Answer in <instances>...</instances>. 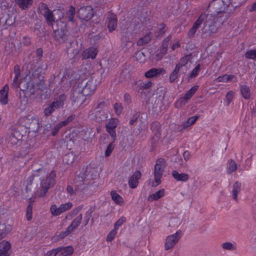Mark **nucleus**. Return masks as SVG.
<instances>
[{"label": "nucleus", "instance_id": "f257e3e1", "mask_svg": "<svg viewBox=\"0 0 256 256\" xmlns=\"http://www.w3.org/2000/svg\"><path fill=\"white\" fill-rule=\"evenodd\" d=\"M20 76H14L12 86L14 88H18L22 91L25 92L26 94H34L38 90H42L45 86L44 77L36 72L32 73L29 72L18 83Z\"/></svg>", "mask_w": 256, "mask_h": 256}, {"label": "nucleus", "instance_id": "f03ea898", "mask_svg": "<svg viewBox=\"0 0 256 256\" xmlns=\"http://www.w3.org/2000/svg\"><path fill=\"white\" fill-rule=\"evenodd\" d=\"M40 13L46 18L48 25L52 26L55 20H61L64 16V10L58 9L54 10V14L50 10L47 5L44 3H40L39 5Z\"/></svg>", "mask_w": 256, "mask_h": 256}, {"label": "nucleus", "instance_id": "7ed1b4c3", "mask_svg": "<svg viewBox=\"0 0 256 256\" xmlns=\"http://www.w3.org/2000/svg\"><path fill=\"white\" fill-rule=\"evenodd\" d=\"M230 1V0H213L210 3L208 7L214 10L217 16L221 17L222 14H226L227 16L232 11V9H229L230 5L232 6Z\"/></svg>", "mask_w": 256, "mask_h": 256}, {"label": "nucleus", "instance_id": "20e7f679", "mask_svg": "<svg viewBox=\"0 0 256 256\" xmlns=\"http://www.w3.org/2000/svg\"><path fill=\"white\" fill-rule=\"evenodd\" d=\"M203 22L204 27L207 26L209 27L208 34L214 33L216 31V28L214 25V18L212 14L206 15L204 13L202 14L193 25L198 28Z\"/></svg>", "mask_w": 256, "mask_h": 256}, {"label": "nucleus", "instance_id": "39448f33", "mask_svg": "<svg viewBox=\"0 0 256 256\" xmlns=\"http://www.w3.org/2000/svg\"><path fill=\"white\" fill-rule=\"evenodd\" d=\"M166 162L163 158H159L156 161L154 166V180L156 185L161 183V178L162 176L163 172L166 168Z\"/></svg>", "mask_w": 256, "mask_h": 256}, {"label": "nucleus", "instance_id": "423d86ee", "mask_svg": "<svg viewBox=\"0 0 256 256\" xmlns=\"http://www.w3.org/2000/svg\"><path fill=\"white\" fill-rule=\"evenodd\" d=\"M182 236V232L180 230H177L175 233L168 236L166 238L164 244V249L168 250L172 248L178 242Z\"/></svg>", "mask_w": 256, "mask_h": 256}, {"label": "nucleus", "instance_id": "0eeeda50", "mask_svg": "<svg viewBox=\"0 0 256 256\" xmlns=\"http://www.w3.org/2000/svg\"><path fill=\"white\" fill-rule=\"evenodd\" d=\"M72 204L71 202L62 204L59 206H57L56 204H52L50 207V212L52 216H58L70 210L72 207Z\"/></svg>", "mask_w": 256, "mask_h": 256}, {"label": "nucleus", "instance_id": "6e6552de", "mask_svg": "<svg viewBox=\"0 0 256 256\" xmlns=\"http://www.w3.org/2000/svg\"><path fill=\"white\" fill-rule=\"evenodd\" d=\"M82 218V214H80L76 217L71 222V224L66 228V230L64 232H62L60 233L58 236L60 238H64L69 234L72 233L74 229H76L81 223Z\"/></svg>", "mask_w": 256, "mask_h": 256}, {"label": "nucleus", "instance_id": "1a4fd4ad", "mask_svg": "<svg viewBox=\"0 0 256 256\" xmlns=\"http://www.w3.org/2000/svg\"><path fill=\"white\" fill-rule=\"evenodd\" d=\"M118 123L119 120L118 118H110L106 125V130L110 136L112 140H113V142H114L116 140V128L117 127Z\"/></svg>", "mask_w": 256, "mask_h": 256}, {"label": "nucleus", "instance_id": "9d476101", "mask_svg": "<svg viewBox=\"0 0 256 256\" xmlns=\"http://www.w3.org/2000/svg\"><path fill=\"white\" fill-rule=\"evenodd\" d=\"M94 15V10L90 6L81 7L78 10V16L80 19L88 21Z\"/></svg>", "mask_w": 256, "mask_h": 256}, {"label": "nucleus", "instance_id": "9b49d317", "mask_svg": "<svg viewBox=\"0 0 256 256\" xmlns=\"http://www.w3.org/2000/svg\"><path fill=\"white\" fill-rule=\"evenodd\" d=\"M96 84L92 79L89 80L82 88L81 93L85 96H90L95 92Z\"/></svg>", "mask_w": 256, "mask_h": 256}, {"label": "nucleus", "instance_id": "f8f14e48", "mask_svg": "<svg viewBox=\"0 0 256 256\" xmlns=\"http://www.w3.org/2000/svg\"><path fill=\"white\" fill-rule=\"evenodd\" d=\"M166 72V70L162 68H152L144 73V76L147 78H158Z\"/></svg>", "mask_w": 256, "mask_h": 256}, {"label": "nucleus", "instance_id": "ddd939ff", "mask_svg": "<svg viewBox=\"0 0 256 256\" xmlns=\"http://www.w3.org/2000/svg\"><path fill=\"white\" fill-rule=\"evenodd\" d=\"M104 104L103 102H100L95 108L94 110L96 113L94 116L96 120L98 122L104 121L108 117L107 112L101 108V106H102Z\"/></svg>", "mask_w": 256, "mask_h": 256}, {"label": "nucleus", "instance_id": "4468645a", "mask_svg": "<svg viewBox=\"0 0 256 256\" xmlns=\"http://www.w3.org/2000/svg\"><path fill=\"white\" fill-rule=\"evenodd\" d=\"M98 50L96 48L90 46L83 51L82 56L83 59L87 60L89 58L94 59L96 58Z\"/></svg>", "mask_w": 256, "mask_h": 256}, {"label": "nucleus", "instance_id": "2eb2a0df", "mask_svg": "<svg viewBox=\"0 0 256 256\" xmlns=\"http://www.w3.org/2000/svg\"><path fill=\"white\" fill-rule=\"evenodd\" d=\"M141 173L140 171L137 170L130 177L128 180L129 186L132 188H135L137 187L138 184V180L141 177Z\"/></svg>", "mask_w": 256, "mask_h": 256}, {"label": "nucleus", "instance_id": "dca6fc26", "mask_svg": "<svg viewBox=\"0 0 256 256\" xmlns=\"http://www.w3.org/2000/svg\"><path fill=\"white\" fill-rule=\"evenodd\" d=\"M9 86L8 84H5L0 90V102L2 104H6L8 103V94Z\"/></svg>", "mask_w": 256, "mask_h": 256}, {"label": "nucleus", "instance_id": "f3484780", "mask_svg": "<svg viewBox=\"0 0 256 256\" xmlns=\"http://www.w3.org/2000/svg\"><path fill=\"white\" fill-rule=\"evenodd\" d=\"M11 248L10 242L6 240L0 242V256H10L8 252Z\"/></svg>", "mask_w": 256, "mask_h": 256}, {"label": "nucleus", "instance_id": "a211bd4d", "mask_svg": "<svg viewBox=\"0 0 256 256\" xmlns=\"http://www.w3.org/2000/svg\"><path fill=\"white\" fill-rule=\"evenodd\" d=\"M56 172L54 170L51 171L42 184L49 188L54 186L56 184Z\"/></svg>", "mask_w": 256, "mask_h": 256}, {"label": "nucleus", "instance_id": "6ab92c4d", "mask_svg": "<svg viewBox=\"0 0 256 256\" xmlns=\"http://www.w3.org/2000/svg\"><path fill=\"white\" fill-rule=\"evenodd\" d=\"M108 28L110 32L115 30L117 26V18L115 14L110 13L108 16Z\"/></svg>", "mask_w": 256, "mask_h": 256}, {"label": "nucleus", "instance_id": "aec40b11", "mask_svg": "<svg viewBox=\"0 0 256 256\" xmlns=\"http://www.w3.org/2000/svg\"><path fill=\"white\" fill-rule=\"evenodd\" d=\"M40 128L38 118L36 116L32 118V120L30 124H27L26 128L32 132H38Z\"/></svg>", "mask_w": 256, "mask_h": 256}, {"label": "nucleus", "instance_id": "412c9836", "mask_svg": "<svg viewBox=\"0 0 256 256\" xmlns=\"http://www.w3.org/2000/svg\"><path fill=\"white\" fill-rule=\"evenodd\" d=\"M16 4L22 10L30 8L33 4V0H14Z\"/></svg>", "mask_w": 256, "mask_h": 256}, {"label": "nucleus", "instance_id": "4be33fe9", "mask_svg": "<svg viewBox=\"0 0 256 256\" xmlns=\"http://www.w3.org/2000/svg\"><path fill=\"white\" fill-rule=\"evenodd\" d=\"M165 195V190L164 188L160 189L158 191L152 194L148 197V200L152 202L157 200Z\"/></svg>", "mask_w": 256, "mask_h": 256}, {"label": "nucleus", "instance_id": "5701e85b", "mask_svg": "<svg viewBox=\"0 0 256 256\" xmlns=\"http://www.w3.org/2000/svg\"><path fill=\"white\" fill-rule=\"evenodd\" d=\"M216 80L217 82H226L230 80H233L234 82L237 81V78L236 76L233 74H224L222 76H218Z\"/></svg>", "mask_w": 256, "mask_h": 256}, {"label": "nucleus", "instance_id": "b1692460", "mask_svg": "<svg viewBox=\"0 0 256 256\" xmlns=\"http://www.w3.org/2000/svg\"><path fill=\"white\" fill-rule=\"evenodd\" d=\"M110 196L112 200L114 203L119 206H123L124 204V200L123 198L118 194L116 191L112 190L110 192Z\"/></svg>", "mask_w": 256, "mask_h": 256}, {"label": "nucleus", "instance_id": "393cba45", "mask_svg": "<svg viewBox=\"0 0 256 256\" xmlns=\"http://www.w3.org/2000/svg\"><path fill=\"white\" fill-rule=\"evenodd\" d=\"M172 174L177 181L186 182L189 178V176L188 174L184 173L179 174L176 170H173Z\"/></svg>", "mask_w": 256, "mask_h": 256}, {"label": "nucleus", "instance_id": "a878e982", "mask_svg": "<svg viewBox=\"0 0 256 256\" xmlns=\"http://www.w3.org/2000/svg\"><path fill=\"white\" fill-rule=\"evenodd\" d=\"M241 190V184L238 182L234 183L232 186V196L233 198L236 202H238V195Z\"/></svg>", "mask_w": 256, "mask_h": 256}, {"label": "nucleus", "instance_id": "bb28decb", "mask_svg": "<svg viewBox=\"0 0 256 256\" xmlns=\"http://www.w3.org/2000/svg\"><path fill=\"white\" fill-rule=\"evenodd\" d=\"M238 168L236 163L232 159H229L226 162V172L230 174L234 172Z\"/></svg>", "mask_w": 256, "mask_h": 256}, {"label": "nucleus", "instance_id": "cd10ccee", "mask_svg": "<svg viewBox=\"0 0 256 256\" xmlns=\"http://www.w3.org/2000/svg\"><path fill=\"white\" fill-rule=\"evenodd\" d=\"M66 98V96L64 94H62L56 98L52 104L54 106L55 108L57 109L64 105V102Z\"/></svg>", "mask_w": 256, "mask_h": 256}, {"label": "nucleus", "instance_id": "c85d7f7f", "mask_svg": "<svg viewBox=\"0 0 256 256\" xmlns=\"http://www.w3.org/2000/svg\"><path fill=\"white\" fill-rule=\"evenodd\" d=\"M221 246L224 250L234 251L237 249V245L235 242H223Z\"/></svg>", "mask_w": 256, "mask_h": 256}, {"label": "nucleus", "instance_id": "c756f323", "mask_svg": "<svg viewBox=\"0 0 256 256\" xmlns=\"http://www.w3.org/2000/svg\"><path fill=\"white\" fill-rule=\"evenodd\" d=\"M136 84H137L138 87V90H148L152 86V82L151 81H148L146 82H143L142 80H138Z\"/></svg>", "mask_w": 256, "mask_h": 256}, {"label": "nucleus", "instance_id": "7c9ffc66", "mask_svg": "<svg viewBox=\"0 0 256 256\" xmlns=\"http://www.w3.org/2000/svg\"><path fill=\"white\" fill-rule=\"evenodd\" d=\"M83 208V205L80 204L78 206L75 208H74L72 211L69 212L68 214L66 216V219L70 220L72 218H73L75 216H76L80 210H82V209Z\"/></svg>", "mask_w": 256, "mask_h": 256}, {"label": "nucleus", "instance_id": "2f4dec72", "mask_svg": "<svg viewBox=\"0 0 256 256\" xmlns=\"http://www.w3.org/2000/svg\"><path fill=\"white\" fill-rule=\"evenodd\" d=\"M75 156L73 152H68L64 156L63 162L68 165L71 164L74 162Z\"/></svg>", "mask_w": 256, "mask_h": 256}, {"label": "nucleus", "instance_id": "473e14b6", "mask_svg": "<svg viewBox=\"0 0 256 256\" xmlns=\"http://www.w3.org/2000/svg\"><path fill=\"white\" fill-rule=\"evenodd\" d=\"M240 92L242 96L246 100H248L250 97V91L248 86L245 84L240 86Z\"/></svg>", "mask_w": 256, "mask_h": 256}, {"label": "nucleus", "instance_id": "72a5a7b5", "mask_svg": "<svg viewBox=\"0 0 256 256\" xmlns=\"http://www.w3.org/2000/svg\"><path fill=\"white\" fill-rule=\"evenodd\" d=\"M32 118L34 116H30V115L22 116L19 119V123L21 126L26 128L27 124H30Z\"/></svg>", "mask_w": 256, "mask_h": 256}, {"label": "nucleus", "instance_id": "f704fd0d", "mask_svg": "<svg viewBox=\"0 0 256 256\" xmlns=\"http://www.w3.org/2000/svg\"><path fill=\"white\" fill-rule=\"evenodd\" d=\"M30 202L27 206L26 211V218L28 221H30L32 219V203L34 202V200H32V198H30Z\"/></svg>", "mask_w": 256, "mask_h": 256}, {"label": "nucleus", "instance_id": "c9c22d12", "mask_svg": "<svg viewBox=\"0 0 256 256\" xmlns=\"http://www.w3.org/2000/svg\"><path fill=\"white\" fill-rule=\"evenodd\" d=\"M10 232V229L8 228L4 224H0V240L6 236Z\"/></svg>", "mask_w": 256, "mask_h": 256}, {"label": "nucleus", "instance_id": "e433bc0d", "mask_svg": "<svg viewBox=\"0 0 256 256\" xmlns=\"http://www.w3.org/2000/svg\"><path fill=\"white\" fill-rule=\"evenodd\" d=\"M61 248L60 252L62 256H68L72 254L74 252V248L72 246H67L66 247H58Z\"/></svg>", "mask_w": 256, "mask_h": 256}, {"label": "nucleus", "instance_id": "4c0bfd02", "mask_svg": "<svg viewBox=\"0 0 256 256\" xmlns=\"http://www.w3.org/2000/svg\"><path fill=\"white\" fill-rule=\"evenodd\" d=\"M190 54L186 55L180 58V62L176 64V66H178L180 69L182 67L185 66L190 60Z\"/></svg>", "mask_w": 256, "mask_h": 256}, {"label": "nucleus", "instance_id": "58836bf2", "mask_svg": "<svg viewBox=\"0 0 256 256\" xmlns=\"http://www.w3.org/2000/svg\"><path fill=\"white\" fill-rule=\"evenodd\" d=\"M151 36L150 34H146L142 38H140L136 42L137 45L138 46H143L148 44L150 40Z\"/></svg>", "mask_w": 256, "mask_h": 256}, {"label": "nucleus", "instance_id": "ea45409f", "mask_svg": "<svg viewBox=\"0 0 256 256\" xmlns=\"http://www.w3.org/2000/svg\"><path fill=\"white\" fill-rule=\"evenodd\" d=\"M198 86H194L191 88L184 94V97L186 99V100H190L192 96L194 95L196 92L198 90Z\"/></svg>", "mask_w": 256, "mask_h": 256}, {"label": "nucleus", "instance_id": "a19ab883", "mask_svg": "<svg viewBox=\"0 0 256 256\" xmlns=\"http://www.w3.org/2000/svg\"><path fill=\"white\" fill-rule=\"evenodd\" d=\"M198 118L199 116H195L189 118L186 122L182 124L183 128H186L192 126L195 122L198 119Z\"/></svg>", "mask_w": 256, "mask_h": 256}, {"label": "nucleus", "instance_id": "79ce46f5", "mask_svg": "<svg viewBox=\"0 0 256 256\" xmlns=\"http://www.w3.org/2000/svg\"><path fill=\"white\" fill-rule=\"evenodd\" d=\"M244 56L247 59H256V48L248 50L244 54Z\"/></svg>", "mask_w": 256, "mask_h": 256}, {"label": "nucleus", "instance_id": "37998d69", "mask_svg": "<svg viewBox=\"0 0 256 256\" xmlns=\"http://www.w3.org/2000/svg\"><path fill=\"white\" fill-rule=\"evenodd\" d=\"M75 8L72 6H70L66 12V18L69 22H73L74 18L75 15Z\"/></svg>", "mask_w": 256, "mask_h": 256}, {"label": "nucleus", "instance_id": "c03bdc74", "mask_svg": "<svg viewBox=\"0 0 256 256\" xmlns=\"http://www.w3.org/2000/svg\"><path fill=\"white\" fill-rule=\"evenodd\" d=\"M180 68L178 66H176L174 70L170 74L169 77V81L170 82H174L178 76V72Z\"/></svg>", "mask_w": 256, "mask_h": 256}, {"label": "nucleus", "instance_id": "a18cd8bd", "mask_svg": "<svg viewBox=\"0 0 256 256\" xmlns=\"http://www.w3.org/2000/svg\"><path fill=\"white\" fill-rule=\"evenodd\" d=\"M187 102L188 100L184 96L181 97L174 102V106L176 108H180L185 105Z\"/></svg>", "mask_w": 256, "mask_h": 256}, {"label": "nucleus", "instance_id": "49530a36", "mask_svg": "<svg viewBox=\"0 0 256 256\" xmlns=\"http://www.w3.org/2000/svg\"><path fill=\"white\" fill-rule=\"evenodd\" d=\"M150 130L156 134L160 133L161 125L158 122H154L150 125Z\"/></svg>", "mask_w": 256, "mask_h": 256}, {"label": "nucleus", "instance_id": "de8ad7c7", "mask_svg": "<svg viewBox=\"0 0 256 256\" xmlns=\"http://www.w3.org/2000/svg\"><path fill=\"white\" fill-rule=\"evenodd\" d=\"M17 134V132L16 133H12L9 136L8 140L10 143L13 145L16 144L20 140V136L18 137L16 136V134Z\"/></svg>", "mask_w": 256, "mask_h": 256}, {"label": "nucleus", "instance_id": "09e8293b", "mask_svg": "<svg viewBox=\"0 0 256 256\" xmlns=\"http://www.w3.org/2000/svg\"><path fill=\"white\" fill-rule=\"evenodd\" d=\"M172 38V36L169 35L162 41L161 48H162L163 52H164L166 50H168V44Z\"/></svg>", "mask_w": 256, "mask_h": 256}, {"label": "nucleus", "instance_id": "8fccbe9b", "mask_svg": "<svg viewBox=\"0 0 256 256\" xmlns=\"http://www.w3.org/2000/svg\"><path fill=\"white\" fill-rule=\"evenodd\" d=\"M114 112L117 116H120L122 112L123 107L121 103H115L114 105Z\"/></svg>", "mask_w": 256, "mask_h": 256}, {"label": "nucleus", "instance_id": "3c124183", "mask_svg": "<svg viewBox=\"0 0 256 256\" xmlns=\"http://www.w3.org/2000/svg\"><path fill=\"white\" fill-rule=\"evenodd\" d=\"M114 142L112 141V142L110 143L107 146V148L104 152V156L106 157L109 156L113 151L115 146Z\"/></svg>", "mask_w": 256, "mask_h": 256}, {"label": "nucleus", "instance_id": "603ef678", "mask_svg": "<svg viewBox=\"0 0 256 256\" xmlns=\"http://www.w3.org/2000/svg\"><path fill=\"white\" fill-rule=\"evenodd\" d=\"M117 234V230L114 228L112 230H111L108 234L106 236V240L107 242H112L115 238L116 234Z\"/></svg>", "mask_w": 256, "mask_h": 256}, {"label": "nucleus", "instance_id": "864d4df0", "mask_svg": "<svg viewBox=\"0 0 256 256\" xmlns=\"http://www.w3.org/2000/svg\"><path fill=\"white\" fill-rule=\"evenodd\" d=\"M126 221V218L124 216H122L118 219L116 222L114 224V228L116 230H118L119 227L122 226Z\"/></svg>", "mask_w": 256, "mask_h": 256}, {"label": "nucleus", "instance_id": "5fc2aeb1", "mask_svg": "<svg viewBox=\"0 0 256 256\" xmlns=\"http://www.w3.org/2000/svg\"><path fill=\"white\" fill-rule=\"evenodd\" d=\"M61 248H56L48 251L44 256H56L60 252Z\"/></svg>", "mask_w": 256, "mask_h": 256}, {"label": "nucleus", "instance_id": "6e6d98bb", "mask_svg": "<svg viewBox=\"0 0 256 256\" xmlns=\"http://www.w3.org/2000/svg\"><path fill=\"white\" fill-rule=\"evenodd\" d=\"M167 50H166L164 52H163L162 48H160L156 52L155 58L156 60H161L164 56L166 53Z\"/></svg>", "mask_w": 256, "mask_h": 256}, {"label": "nucleus", "instance_id": "4d7b16f0", "mask_svg": "<svg viewBox=\"0 0 256 256\" xmlns=\"http://www.w3.org/2000/svg\"><path fill=\"white\" fill-rule=\"evenodd\" d=\"M56 108L52 104L49 106L48 107L46 108L44 110V114L46 116L50 115Z\"/></svg>", "mask_w": 256, "mask_h": 256}, {"label": "nucleus", "instance_id": "13d9d810", "mask_svg": "<svg viewBox=\"0 0 256 256\" xmlns=\"http://www.w3.org/2000/svg\"><path fill=\"white\" fill-rule=\"evenodd\" d=\"M234 93L232 90L228 91L226 96V102L228 106L230 104L233 98Z\"/></svg>", "mask_w": 256, "mask_h": 256}, {"label": "nucleus", "instance_id": "bf43d9fd", "mask_svg": "<svg viewBox=\"0 0 256 256\" xmlns=\"http://www.w3.org/2000/svg\"><path fill=\"white\" fill-rule=\"evenodd\" d=\"M28 150L27 148H22L20 149L19 152L18 156L19 158H24L28 154Z\"/></svg>", "mask_w": 256, "mask_h": 256}, {"label": "nucleus", "instance_id": "052dcab7", "mask_svg": "<svg viewBox=\"0 0 256 256\" xmlns=\"http://www.w3.org/2000/svg\"><path fill=\"white\" fill-rule=\"evenodd\" d=\"M200 69V64L196 65L195 68L192 70L190 76L191 78L196 77L198 73V70Z\"/></svg>", "mask_w": 256, "mask_h": 256}, {"label": "nucleus", "instance_id": "680f3d73", "mask_svg": "<svg viewBox=\"0 0 256 256\" xmlns=\"http://www.w3.org/2000/svg\"><path fill=\"white\" fill-rule=\"evenodd\" d=\"M48 189L49 188L44 186V184H42L38 196L40 198L44 196L46 193L48 192Z\"/></svg>", "mask_w": 256, "mask_h": 256}, {"label": "nucleus", "instance_id": "e2e57ef3", "mask_svg": "<svg viewBox=\"0 0 256 256\" xmlns=\"http://www.w3.org/2000/svg\"><path fill=\"white\" fill-rule=\"evenodd\" d=\"M180 44L178 40H174L171 43V48L172 50H174L175 49L180 48Z\"/></svg>", "mask_w": 256, "mask_h": 256}, {"label": "nucleus", "instance_id": "0e129e2a", "mask_svg": "<svg viewBox=\"0 0 256 256\" xmlns=\"http://www.w3.org/2000/svg\"><path fill=\"white\" fill-rule=\"evenodd\" d=\"M77 190L76 188H74L72 186L70 185H68L66 188L67 192L71 196L75 194L76 191Z\"/></svg>", "mask_w": 256, "mask_h": 256}, {"label": "nucleus", "instance_id": "69168bd1", "mask_svg": "<svg viewBox=\"0 0 256 256\" xmlns=\"http://www.w3.org/2000/svg\"><path fill=\"white\" fill-rule=\"evenodd\" d=\"M22 43L26 46H28L31 44L30 38L28 36H24L22 39Z\"/></svg>", "mask_w": 256, "mask_h": 256}, {"label": "nucleus", "instance_id": "338daca9", "mask_svg": "<svg viewBox=\"0 0 256 256\" xmlns=\"http://www.w3.org/2000/svg\"><path fill=\"white\" fill-rule=\"evenodd\" d=\"M198 28H197L196 26H194L193 25L192 26V28L188 32V36H193L194 35V34L196 33Z\"/></svg>", "mask_w": 256, "mask_h": 256}, {"label": "nucleus", "instance_id": "774afa93", "mask_svg": "<svg viewBox=\"0 0 256 256\" xmlns=\"http://www.w3.org/2000/svg\"><path fill=\"white\" fill-rule=\"evenodd\" d=\"M61 128L60 126L58 124L56 126L54 127V128L52 130V134L53 136H55L56 133L58 132L59 130Z\"/></svg>", "mask_w": 256, "mask_h": 256}]
</instances>
